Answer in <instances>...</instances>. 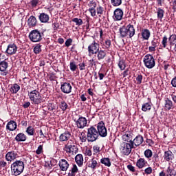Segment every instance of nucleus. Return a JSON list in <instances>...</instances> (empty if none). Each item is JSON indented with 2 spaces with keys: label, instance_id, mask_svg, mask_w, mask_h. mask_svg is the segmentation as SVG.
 I'll list each match as a JSON object with an SVG mask.
<instances>
[{
  "label": "nucleus",
  "instance_id": "3",
  "mask_svg": "<svg viewBox=\"0 0 176 176\" xmlns=\"http://www.w3.org/2000/svg\"><path fill=\"white\" fill-rule=\"evenodd\" d=\"M28 96L32 102V104H35L36 105H39L42 102V96L41 93L37 90H33L28 93Z\"/></svg>",
  "mask_w": 176,
  "mask_h": 176
},
{
  "label": "nucleus",
  "instance_id": "38",
  "mask_svg": "<svg viewBox=\"0 0 176 176\" xmlns=\"http://www.w3.org/2000/svg\"><path fill=\"white\" fill-rule=\"evenodd\" d=\"M72 21H73V23H75L76 25H78V27H80V25L83 24V21L82 20V19L74 18L72 20Z\"/></svg>",
  "mask_w": 176,
  "mask_h": 176
},
{
  "label": "nucleus",
  "instance_id": "20",
  "mask_svg": "<svg viewBox=\"0 0 176 176\" xmlns=\"http://www.w3.org/2000/svg\"><path fill=\"white\" fill-rule=\"evenodd\" d=\"M98 166V159L97 158H92L91 162H89V164H88V167H90V168H93V170L97 168Z\"/></svg>",
  "mask_w": 176,
  "mask_h": 176
},
{
  "label": "nucleus",
  "instance_id": "36",
  "mask_svg": "<svg viewBox=\"0 0 176 176\" xmlns=\"http://www.w3.org/2000/svg\"><path fill=\"white\" fill-rule=\"evenodd\" d=\"M8 69V63L6 61H2L0 63V71L1 72H5V70Z\"/></svg>",
  "mask_w": 176,
  "mask_h": 176
},
{
  "label": "nucleus",
  "instance_id": "49",
  "mask_svg": "<svg viewBox=\"0 0 176 176\" xmlns=\"http://www.w3.org/2000/svg\"><path fill=\"white\" fill-rule=\"evenodd\" d=\"M168 38H167V36H164L163 37L162 41L163 47H167V42H168Z\"/></svg>",
  "mask_w": 176,
  "mask_h": 176
},
{
  "label": "nucleus",
  "instance_id": "29",
  "mask_svg": "<svg viewBox=\"0 0 176 176\" xmlns=\"http://www.w3.org/2000/svg\"><path fill=\"white\" fill-rule=\"evenodd\" d=\"M151 109H152V103L151 102H146L142 105V111H143V112L151 111Z\"/></svg>",
  "mask_w": 176,
  "mask_h": 176
},
{
  "label": "nucleus",
  "instance_id": "64",
  "mask_svg": "<svg viewBox=\"0 0 176 176\" xmlns=\"http://www.w3.org/2000/svg\"><path fill=\"white\" fill-rule=\"evenodd\" d=\"M171 85L173 87H176V77H175L174 78H173L172 81H171Z\"/></svg>",
  "mask_w": 176,
  "mask_h": 176
},
{
  "label": "nucleus",
  "instance_id": "31",
  "mask_svg": "<svg viewBox=\"0 0 176 176\" xmlns=\"http://www.w3.org/2000/svg\"><path fill=\"white\" fill-rule=\"evenodd\" d=\"M169 45L171 46H175L176 44V35L175 34L170 36L168 38Z\"/></svg>",
  "mask_w": 176,
  "mask_h": 176
},
{
  "label": "nucleus",
  "instance_id": "41",
  "mask_svg": "<svg viewBox=\"0 0 176 176\" xmlns=\"http://www.w3.org/2000/svg\"><path fill=\"white\" fill-rule=\"evenodd\" d=\"M42 45H41L40 44H37L34 48V52L35 53V54H39L40 52H42Z\"/></svg>",
  "mask_w": 176,
  "mask_h": 176
},
{
  "label": "nucleus",
  "instance_id": "17",
  "mask_svg": "<svg viewBox=\"0 0 176 176\" xmlns=\"http://www.w3.org/2000/svg\"><path fill=\"white\" fill-rule=\"evenodd\" d=\"M6 52L8 54H10V56L16 54V52H17V47L14 44H10L8 46Z\"/></svg>",
  "mask_w": 176,
  "mask_h": 176
},
{
  "label": "nucleus",
  "instance_id": "54",
  "mask_svg": "<svg viewBox=\"0 0 176 176\" xmlns=\"http://www.w3.org/2000/svg\"><path fill=\"white\" fill-rule=\"evenodd\" d=\"M89 12H90L91 16H92V17L96 16V8H89Z\"/></svg>",
  "mask_w": 176,
  "mask_h": 176
},
{
  "label": "nucleus",
  "instance_id": "55",
  "mask_svg": "<svg viewBox=\"0 0 176 176\" xmlns=\"http://www.w3.org/2000/svg\"><path fill=\"white\" fill-rule=\"evenodd\" d=\"M104 47H105V49H109V47H111V41L110 40L105 41Z\"/></svg>",
  "mask_w": 176,
  "mask_h": 176
},
{
  "label": "nucleus",
  "instance_id": "21",
  "mask_svg": "<svg viewBox=\"0 0 176 176\" xmlns=\"http://www.w3.org/2000/svg\"><path fill=\"white\" fill-rule=\"evenodd\" d=\"M164 159L166 162H170L174 159V155H173V152L168 151L164 152Z\"/></svg>",
  "mask_w": 176,
  "mask_h": 176
},
{
  "label": "nucleus",
  "instance_id": "53",
  "mask_svg": "<svg viewBox=\"0 0 176 176\" xmlns=\"http://www.w3.org/2000/svg\"><path fill=\"white\" fill-rule=\"evenodd\" d=\"M80 71H85L86 69V64H85V62H82L78 65Z\"/></svg>",
  "mask_w": 176,
  "mask_h": 176
},
{
  "label": "nucleus",
  "instance_id": "27",
  "mask_svg": "<svg viewBox=\"0 0 176 176\" xmlns=\"http://www.w3.org/2000/svg\"><path fill=\"white\" fill-rule=\"evenodd\" d=\"M98 60H104L107 57V52L102 50H99L97 52Z\"/></svg>",
  "mask_w": 176,
  "mask_h": 176
},
{
  "label": "nucleus",
  "instance_id": "14",
  "mask_svg": "<svg viewBox=\"0 0 176 176\" xmlns=\"http://www.w3.org/2000/svg\"><path fill=\"white\" fill-rule=\"evenodd\" d=\"M60 90L63 91V93H65V94H69L72 90V86H71L70 83L68 82H64L61 85Z\"/></svg>",
  "mask_w": 176,
  "mask_h": 176
},
{
  "label": "nucleus",
  "instance_id": "15",
  "mask_svg": "<svg viewBox=\"0 0 176 176\" xmlns=\"http://www.w3.org/2000/svg\"><path fill=\"white\" fill-rule=\"evenodd\" d=\"M142 142H144V138L141 135H139L132 140L131 144H132V146H134V145L135 146H140Z\"/></svg>",
  "mask_w": 176,
  "mask_h": 176
},
{
  "label": "nucleus",
  "instance_id": "30",
  "mask_svg": "<svg viewBox=\"0 0 176 176\" xmlns=\"http://www.w3.org/2000/svg\"><path fill=\"white\" fill-rule=\"evenodd\" d=\"M75 161L76 163H77V164L78 166H82L83 165V155H82L81 154H78L75 157Z\"/></svg>",
  "mask_w": 176,
  "mask_h": 176
},
{
  "label": "nucleus",
  "instance_id": "16",
  "mask_svg": "<svg viewBox=\"0 0 176 176\" xmlns=\"http://www.w3.org/2000/svg\"><path fill=\"white\" fill-rule=\"evenodd\" d=\"M58 164L62 171H67V170H68V168L69 167V164H68V161L65 159L60 160Z\"/></svg>",
  "mask_w": 176,
  "mask_h": 176
},
{
  "label": "nucleus",
  "instance_id": "61",
  "mask_svg": "<svg viewBox=\"0 0 176 176\" xmlns=\"http://www.w3.org/2000/svg\"><path fill=\"white\" fill-rule=\"evenodd\" d=\"M71 173H73L74 174H76V173H78V166L76 165H73Z\"/></svg>",
  "mask_w": 176,
  "mask_h": 176
},
{
  "label": "nucleus",
  "instance_id": "6",
  "mask_svg": "<svg viewBox=\"0 0 176 176\" xmlns=\"http://www.w3.org/2000/svg\"><path fill=\"white\" fill-rule=\"evenodd\" d=\"M29 38L32 42H41L42 33L38 30H32L29 34Z\"/></svg>",
  "mask_w": 176,
  "mask_h": 176
},
{
  "label": "nucleus",
  "instance_id": "44",
  "mask_svg": "<svg viewBox=\"0 0 176 176\" xmlns=\"http://www.w3.org/2000/svg\"><path fill=\"white\" fill-rule=\"evenodd\" d=\"M118 67L121 69V71H124L126 69V63L124 60H121L118 63Z\"/></svg>",
  "mask_w": 176,
  "mask_h": 176
},
{
  "label": "nucleus",
  "instance_id": "46",
  "mask_svg": "<svg viewBox=\"0 0 176 176\" xmlns=\"http://www.w3.org/2000/svg\"><path fill=\"white\" fill-rule=\"evenodd\" d=\"M69 65H70V70L72 72H75V71H76V69L78 68L76 63L75 62H71Z\"/></svg>",
  "mask_w": 176,
  "mask_h": 176
},
{
  "label": "nucleus",
  "instance_id": "32",
  "mask_svg": "<svg viewBox=\"0 0 176 176\" xmlns=\"http://www.w3.org/2000/svg\"><path fill=\"white\" fill-rule=\"evenodd\" d=\"M166 176H175L176 172H175V170L168 166L166 170Z\"/></svg>",
  "mask_w": 176,
  "mask_h": 176
},
{
  "label": "nucleus",
  "instance_id": "1",
  "mask_svg": "<svg viewBox=\"0 0 176 176\" xmlns=\"http://www.w3.org/2000/svg\"><path fill=\"white\" fill-rule=\"evenodd\" d=\"M121 38H126V36H129V38H133L135 34V30L134 26L132 25H128L127 26H122L119 30Z\"/></svg>",
  "mask_w": 176,
  "mask_h": 176
},
{
  "label": "nucleus",
  "instance_id": "52",
  "mask_svg": "<svg viewBox=\"0 0 176 176\" xmlns=\"http://www.w3.org/2000/svg\"><path fill=\"white\" fill-rule=\"evenodd\" d=\"M43 152V146L42 145H40L37 150L36 151V155H41Z\"/></svg>",
  "mask_w": 176,
  "mask_h": 176
},
{
  "label": "nucleus",
  "instance_id": "19",
  "mask_svg": "<svg viewBox=\"0 0 176 176\" xmlns=\"http://www.w3.org/2000/svg\"><path fill=\"white\" fill-rule=\"evenodd\" d=\"M6 127L8 130H10V131H14V130L17 129V123L13 120H11L7 124Z\"/></svg>",
  "mask_w": 176,
  "mask_h": 176
},
{
  "label": "nucleus",
  "instance_id": "7",
  "mask_svg": "<svg viewBox=\"0 0 176 176\" xmlns=\"http://www.w3.org/2000/svg\"><path fill=\"white\" fill-rule=\"evenodd\" d=\"M144 63L145 67L146 68H148V69H152L153 67L155 65V58H153V56L149 54V55H146L144 58Z\"/></svg>",
  "mask_w": 176,
  "mask_h": 176
},
{
  "label": "nucleus",
  "instance_id": "2",
  "mask_svg": "<svg viewBox=\"0 0 176 176\" xmlns=\"http://www.w3.org/2000/svg\"><path fill=\"white\" fill-rule=\"evenodd\" d=\"M11 170L13 175H20L24 171V162L21 160H16L11 164Z\"/></svg>",
  "mask_w": 176,
  "mask_h": 176
},
{
  "label": "nucleus",
  "instance_id": "22",
  "mask_svg": "<svg viewBox=\"0 0 176 176\" xmlns=\"http://www.w3.org/2000/svg\"><path fill=\"white\" fill-rule=\"evenodd\" d=\"M146 164H148V162H146L144 158L139 159L136 163V166L138 168H143V167H145Z\"/></svg>",
  "mask_w": 176,
  "mask_h": 176
},
{
  "label": "nucleus",
  "instance_id": "24",
  "mask_svg": "<svg viewBox=\"0 0 176 176\" xmlns=\"http://www.w3.org/2000/svg\"><path fill=\"white\" fill-rule=\"evenodd\" d=\"M28 24L29 27H35L36 25V18L34 16H30L28 19Z\"/></svg>",
  "mask_w": 176,
  "mask_h": 176
},
{
  "label": "nucleus",
  "instance_id": "13",
  "mask_svg": "<svg viewBox=\"0 0 176 176\" xmlns=\"http://www.w3.org/2000/svg\"><path fill=\"white\" fill-rule=\"evenodd\" d=\"M76 124L78 129H85L87 124V120L85 117H80L76 121Z\"/></svg>",
  "mask_w": 176,
  "mask_h": 176
},
{
  "label": "nucleus",
  "instance_id": "9",
  "mask_svg": "<svg viewBox=\"0 0 176 176\" xmlns=\"http://www.w3.org/2000/svg\"><path fill=\"white\" fill-rule=\"evenodd\" d=\"M65 151L69 155H76L78 153V147L74 144H71L69 142L65 145Z\"/></svg>",
  "mask_w": 176,
  "mask_h": 176
},
{
  "label": "nucleus",
  "instance_id": "57",
  "mask_svg": "<svg viewBox=\"0 0 176 176\" xmlns=\"http://www.w3.org/2000/svg\"><path fill=\"white\" fill-rule=\"evenodd\" d=\"M85 156H91V155H92L91 149H90V148L85 149Z\"/></svg>",
  "mask_w": 176,
  "mask_h": 176
},
{
  "label": "nucleus",
  "instance_id": "35",
  "mask_svg": "<svg viewBox=\"0 0 176 176\" xmlns=\"http://www.w3.org/2000/svg\"><path fill=\"white\" fill-rule=\"evenodd\" d=\"M100 163L104 164V166H107V167H111V160H109V158H102L100 160Z\"/></svg>",
  "mask_w": 176,
  "mask_h": 176
},
{
  "label": "nucleus",
  "instance_id": "12",
  "mask_svg": "<svg viewBox=\"0 0 176 176\" xmlns=\"http://www.w3.org/2000/svg\"><path fill=\"white\" fill-rule=\"evenodd\" d=\"M17 157H19V152L16 151L8 152L6 155V159L8 162L15 160V159H17Z\"/></svg>",
  "mask_w": 176,
  "mask_h": 176
},
{
  "label": "nucleus",
  "instance_id": "40",
  "mask_svg": "<svg viewBox=\"0 0 176 176\" xmlns=\"http://www.w3.org/2000/svg\"><path fill=\"white\" fill-rule=\"evenodd\" d=\"M59 107L60 109H62V111H67V109H68V104H67V102H65V101H61Z\"/></svg>",
  "mask_w": 176,
  "mask_h": 176
},
{
  "label": "nucleus",
  "instance_id": "56",
  "mask_svg": "<svg viewBox=\"0 0 176 176\" xmlns=\"http://www.w3.org/2000/svg\"><path fill=\"white\" fill-rule=\"evenodd\" d=\"M38 3H39V0H32V1H30V4L32 5V6L33 8L36 6V5H38Z\"/></svg>",
  "mask_w": 176,
  "mask_h": 176
},
{
  "label": "nucleus",
  "instance_id": "25",
  "mask_svg": "<svg viewBox=\"0 0 176 176\" xmlns=\"http://www.w3.org/2000/svg\"><path fill=\"white\" fill-rule=\"evenodd\" d=\"M15 140L17 141V142H23L27 140V136L25 134L20 133L16 136Z\"/></svg>",
  "mask_w": 176,
  "mask_h": 176
},
{
  "label": "nucleus",
  "instance_id": "37",
  "mask_svg": "<svg viewBox=\"0 0 176 176\" xmlns=\"http://www.w3.org/2000/svg\"><path fill=\"white\" fill-rule=\"evenodd\" d=\"M157 19L160 20H162L163 17L164 16V10L162 8H158L157 11Z\"/></svg>",
  "mask_w": 176,
  "mask_h": 176
},
{
  "label": "nucleus",
  "instance_id": "11",
  "mask_svg": "<svg viewBox=\"0 0 176 176\" xmlns=\"http://www.w3.org/2000/svg\"><path fill=\"white\" fill-rule=\"evenodd\" d=\"M113 19L115 21H120L123 19V10L120 8H117L114 10Z\"/></svg>",
  "mask_w": 176,
  "mask_h": 176
},
{
  "label": "nucleus",
  "instance_id": "47",
  "mask_svg": "<svg viewBox=\"0 0 176 176\" xmlns=\"http://www.w3.org/2000/svg\"><path fill=\"white\" fill-rule=\"evenodd\" d=\"M111 3L113 6H120L122 5V0H111Z\"/></svg>",
  "mask_w": 176,
  "mask_h": 176
},
{
  "label": "nucleus",
  "instance_id": "43",
  "mask_svg": "<svg viewBox=\"0 0 176 176\" xmlns=\"http://www.w3.org/2000/svg\"><path fill=\"white\" fill-rule=\"evenodd\" d=\"M152 162L154 164H157V162H159V155L155 153L152 157Z\"/></svg>",
  "mask_w": 176,
  "mask_h": 176
},
{
  "label": "nucleus",
  "instance_id": "63",
  "mask_svg": "<svg viewBox=\"0 0 176 176\" xmlns=\"http://www.w3.org/2000/svg\"><path fill=\"white\" fill-rule=\"evenodd\" d=\"M127 168L128 170H129L130 171H132L133 173L135 171V169L134 168V166H133V165H128Z\"/></svg>",
  "mask_w": 176,
  "mask_h": 176
},
{
  "label": "nucleus",
  "instance_id": "39",
  "mask_svg": "<svg viewBox=\"0 0 176 176\" xmlns=\"http://www.w3.org/2000/svg\"><path fill=\"white\" fill-rule=\"evenodd\" d=\"M26 133L29 135H34L35 134V129L32 126H30L27 128Z\"/></svg>",
  "mask_w": 176,
  "mask_h": 176
},
{
  "label": "nucleus",
  "instance_id": "48",
  "mask_svg": "<svg viewBox=\"0 0 176 176\" xmlns=\"http://www.w3.org/2000/svg\"><path fill=\"white\" fill-rule=\"evenodd\" d=\"M96 12L98 16H99V17H101L102 14L104 13V8H102V7L101 6L98 7L96 9Z\"/></svg>",
  "mask_w": 176,
  "mask_h": 176
},
{
  "label": "nucleus",
  "instance_id": "18",
  "mask_svg": "<svg viewBox=\"0 0 176 176\" xmlns=\"http://www.w3.org/2000/svg\"><path fill=\"white\" fill-rule=\"evenodd\" d=\"M122 140L131 144L133 142V135L130 132H126L122 136Z\"/></svg>",
  "mask_w": 176,
  "mask_h": 176
},
{
  "label": "nucleus",
  "instance_id": "62",
  "mask_svg": "<svg viewBox=\"0 0 176 176\" xmlns=\"http://www.w3.org/2000/svg\"><path fill=\"white\" fill-rule=\"evenodd\" d=\"M151 46H153V47H157V41L153 40L151 41Z\"/></svg>",
  "mask_w": 176,
  "mask_h": 176
},
{
  "label": "nucleus",
  "instance_id": "51",
  "mask_svg": "<svg viewBox=\"0 0 176 176\" xmlns=\"http://www.w3.org/2000/svg\"><path fill=\"white\" fill-rule=\"evenodd\" d=\"M89 9H96L97 4L94 1H90L88 4Z\"/></svg>",
  "mask_w": 176,
  "mask_h": 176
},
{
  "label": "nucleus",
  "instance_id": "26",
  "mask_svg": "<svg viewBox=\"0 0 176 176\" xmlns=\"http://www.w3.org/2000/svg\"><path fill=\"white\" fill-rule=\"evenodd\" d=\"M142 36L145 41H148L151 36V32L148 29H144L142 30Z\"/></svg>",
  "mask_w": 176,
  "mask_h": 176
},
{
  "label": "nucleus",
  "instance_id": "45",
  "mask_svg": "<svg viewBox=\"0 0 176 176\" xmlns=\"http://www.w3.org/2000/svg\"><path fill=\"white\" fill-rule=\"evenodd\" d=\"M80 140L81 141V142H86V140H87V135L86 137V134L83 132H82L80 133V135H79Z\"/></svg>",
  "mask_w": 176,
  "mask_h": 176
},
{
  "label": "nucleus",
  "instance_id": "5",
  "mask_svg": "<svg viewBox=\"0 0 176 176\" xmlns=\"http://www.w3.org/2000/svg\"><path fill=\"white\" fill-rule=\"evenodd\" d=\"M133 144L129 142H122L120 146V151L122 155L129 156V153H131V149H133Z\"/></svg>",
  "mask_w": 176,
  "mask_h": 176
},
{
  "label": "nucleus",
  "instance_id": "34",
  "mask_svg": "<svg viewBox=\"0 0 176 176\" xmlns=\"http://www.w3.org/2000/svg\"><path fill=\"white\" fill-rule=\"evenodd\" d=\"M11 93H12V94H16L19 90H20V87L19 85L17 84H14L10 89Z\"/></svg>",
  "mask_w": 176,
  "mask_h": 176
},
{
  "label": "nucleus",
  "instance_id": "59",
  "mask_svg": "<svg viewBox=\"0 0 176 176\" xmlns=\"http://www.w3.org/2000/svg\"><path fill=\"white\" fill-rule=\"evenodd\" d=\"M71 43H72V39L69 38L65 41V46H67V47H69V46H71Z\"/></svg>",
  "mask_w": 176,
  "mask_h": 176
},
{
  "label": "nucleus",
  "instance_id": "10",
  "mask_svg": "<svg viewBox=\"0 0 176 176\" xmlns=\"http://www.w3.org/2000/svg\"><path fill=\"white\" fill-rule=\"evenodd\" d=\"M98 50H100V45L98 43L94 42L88 47L89 55L97 54Z\"/></svg>",
  "mask_w": 176,
  "mask_h": 176
},
{
  "label": "nucleus",
  "instance_id": "42",
  "mask_svg": "<svg viewBox=\"0 0 176 176\" xmlns=\"http://www.w3.org/2000/svg\"><path fill=\"white\" fill-rule=\"evenodd\" d=\"M153 155V153H152V151L151 149H147L144 151V156L147 159H151Z\"/></svg>",
  "mask_w": 176,
  "mask_h": 176
},
{
  "label": "nucleus",
  "instance_id": "58",
  "mask_svg": "<svg viewBox=\"0 0 176 176\" xmlns=\"http://www.w3.org/2000/svg\"><path fill=\"white\" fill-rule=\"evenodd\" d=\"M136 80L138 85H141V83H142V76L138 75L136 78Z\"/></svg>",
  "mask_w": 176,
  "mask_h": 176
},
{
  "label": "nucleus",
  "instance_id": "50",
  "mask_svg": "<svg viewBox=\"0 0 176 176\" xmlns=\"http://www.w3.org/2000/svg\"><path fill=\"white\" fill-rule=\"evenodd\" d=\"M100 151V146H98V145L93 146L94 155H96V153H99Z\"/></svg>",
  "mask_w": 176,
  "mask_h": 176
},
{
  "label": "nucleus",
  "instance_id": "23",
  "mask_svg": "<svg viewBox=\"0 0 176 176\" xmlns=\"http://www.w3.org/2000/svg\"><path fill=\"white\" fill-rule=\"evenodd\" d=\"M69 138H71V133L69 132H65L59 136V140L61 142L68 141Z\"/></svg>",
  "mask_w": 176,
  "mask_h": 176
},
{
  "label": "nucleus",
  "instance_id": "28",
  "mask_svg": "<svg viewBox=\"0 0 176 176\" xmlns=\"http://www.w3.org/2000/svg\"><path fill=\"white\" fill-rule=\"evenodd\" d=\"M38 18L41 23H47L49 21V15L45 13L40 14Z\"/></svg>",
  "mask_w": 176,
  "mask_h": 176
},
{
  "label": "nucleus",
  "instance_id": "4",
  "mask_svg": "<svg viewBox=\"0 0 176 176\" xmlns=\"http://www.w3.org/2000/svg\"><path fill=\"white\" fill-rule=\"evenodd\" d=\"M87 135L88 142H94L98 138V131L94 126H91L88 129Z\"/></svg>",
  "mask_w": 176,
  "mask_h": 176
},
{
  "label": "nucleus",
  "instance_id": "33",
  "mask_svg": "<svg viewBox=\"0 0 176 176\" xmlns=\"http://www.w3.org/2000/svg\"><path fill=\"white\" fill-rule=\"evenodd\" d=\"M173 108V101H171L170 99L166 98L165 100V109L168 111H170Z\"/></svg>",
  "mask_w": 176,
  "mask_h": 176
},
{
  "label": "nucleus",
  "instance_id": "60",
  "mask_svg": "<svg viewBox=\"0 0 176 176\" xmlns=\"http://www.w3.org/2000/svg\"><path fill=\"white\" fill-rule=\"evenodd\" d=\"M144 172L146 174L149 175L152 174V168L151 167H148L144 170Z\"/></svg>",
  "mask_w": 176,
  "mask_h": 176
},
{
  "label": "nucleus",
  "instance_id": "8",
  "mask_svg": "<svg viewBox=\"0 0 176 176\" xmlns=\"http://www.w3.org/2000/svg\"><path fill=\"white\" fill-rule=\"evenodd\" d=\"M98 134L100 137H107L108 133L107 131V128L105 127V124L104 122H100L97 125Z\"/></svg>",
  "mask_w": 176,
  "mask_h": 176
}]
</instances>
